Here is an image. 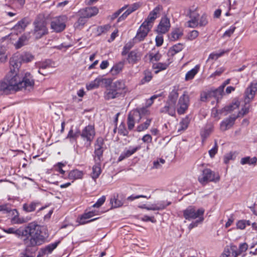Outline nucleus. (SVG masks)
Here are the masks:
<instances>
[{
  "mask_svg": "<svg viewBox=\"0 0 257 257\" xmlns=\"http://www.w3.org/2000/svg\"><path fill=\"white\" fill-rule=\"evenodd\" d=\"M80 12L85 18H89L96 15L98 13V9L96 7H88L83 9Z\"/></svg>",
  "mask_w": 257,
  "mask_h": 257,
  "instance_id": "24",
  "label": "nucleus"
},
{
  "mask_svg": "<svg viewBox=\"0 0 257 257\" xmlns=\"http://www.w3.org/2000/svg\"><path fill=\"white\" fill-rule=\"evenodd\" d=\"M213 127L212 126H206L201 132V136L202 138V141H204L205 139L210 135L212 132Z\"/></svg>",
  "mask_w": 257,
  "mask_h": 257,
  "instance_id": "36",
  "label": "nucleus"
},
{
  "mask_svg": "<svg viewBox=\"0 0 257 257\" xmlns=\"http://www.w3.org/2000/svg\"><path fill=\"white\" fill-rule=\"evenodd\" d=\"M95 135L94 126L89 125L83 129L80 136L84 141L89 142L90 145V142L93 140Z\"/></svg>",
  "mask_w": 257,
  "mask_h": 257,
  "instance_id": "16",
  "label": "nucleus"
},
{
  "mask_svg": "<svg viewBox=\"0 0 257 257\" xmlns=\"http://www.w3.org/2000/svg\"><path fill=\"white\" fill-rule=\"evenodd\" d=\"M142 118L140 112L137 110L131 111L127 116V124L128 129L132 130L135 126L136 122H139Z\"/></svg>",
  "mask_w": 257,
  "mask_h": 257,
  "instance_id": "15",
  "label": "nucleus"
},
{
  "mask_svg": "<svg viewBox=\"0 0 257 257\" xmlns=\"http://www.w3.org/2000/svg\"><path fill=\"white\" fill-rule=\"evenodd\" d=\"M257 161V158L256 157H253L252 158L249 157H246L242 158L240 160V163L242 165L248 164V165H254L256 164Z\"/></svg>",
  "mask_w": 257,
  "mask_h": 257,
  "instance_id": "38",
  "label": "nucleus"
},
{
  "mask_svg": "<svg viewBox=\"0 0 257 257\" xmlns=\"http://www.w3.org/2000/svg\"><path fill=\"white\" fill-rule=\"evenodd\" d=\"M28 41V37L25 35L22 36L19 38L18 41L15 43V46L16 49H19L26 45Z\"/></svg>",
  "mask_w": 257,
  "mask_h": 257,
  "instance_id": "37",
  "label": "nucleus"
},
{
  "mask_svg": "<svg viewBox=\"0 0 257 257\" xmlns=\"http://www.w3.org/2000/svg\"><path fill=\"white\" fill-rule=\"evenodd\" d=\"M144 75L145 76L142 81H144L145 82H149L152 79V75L151 72L149 71H145L144 72Z\"/></svg>",
  "mask_w": 257,
  "mask_h": 257,
  "instance_id": "61",
  "label": "nucleus"
},
{
  "mask_svg": "<svg viewBox=\"0 0 257 257\" xmlns=\"http://www.w3.org/2000/svg\"><path fill=\"white\" fill-rule=\"evenodd\" d=\"M189 15L190 20L186 23V26L188 27L192 28H196L199 25V14L197 13L190 11Z\"/></svg>",
  "mask_w": 257,
  "mask_h": 257,
  "instance_id": "19",
  "label": "nucleus"
},
{
  "mask_svg": "<svg viewBox=\"0 0 257 257\" xmlns=\"http://www.w3.org/2000/svg\"><path fill=\"white\" fill-rule=\"evenodd\" d=\"M198 24V26L200 27H204L207 25L208 24V20L206 15L204 14L201 17Z\"/></svg>",
  "mask_w": 257,
  "mask_h": 257,
  "instance_id": "57",
  "label": "nucleus"
},
{
  "mask_svg": "<svg viewBox=\"0 0 257 257\" xmlns=\"http://www.w3.org/2000/svg\"><path fill=\"white\" fill-rule=\"evenodd\" d=\"M140 7V5L138 3H134L128 8L125 13L128 15H130L133 12L136 11Z\"/></svg>",
  "mask_w": 257,
  "mask_h": 257,
  "instance_id": "53",
  "label": "nucleus"
},
{
  "mask_svg": "<svg viewBox=\"0 0 257 257\" xmlns=\"http://www.w3.org/2000/svg\"><path fill=\"white\" fill-rule=\"evenodd\" d=\"M163 95V93H161L159 94H155L153 95L149 99L147 100V104L148 106H151L153 103L154 99L157 98L159 97L162 96Z\"/></svg>",
  "mask_w": 257,
  "mask_h": 257,
  "instance_id": "58",
  "label": "nucleus"
},
{
  "mask_svg": "<svg viewBox=\"0 0 257 257\" xmlns=\"http://www.w3.org/2000/svg\"><path fill=\"white\" fill-rule=\"evenodd\" d=\"M257 92V81H253L246 89L244 92V103L247 105L253 99L255 92ZM249 105H245L239 112L238 116L240 115L243 116L249 111Z\"/></svg>",
  "mask_w": 257,
  "mask_h": 257,
  "instance_id": "5",
  "label": "nucleus"
},
{
  "mask_svg": "<svg viewBox=\"0 0 257 257\" xmlns=\"http://www.w3.org/2000/svg\"><path fill=\"white\" fill-rule=\"evenodd\" d=\"M162 10V7L159 5L150 13L148 18L140 26L135 37L136 40L141 41L147 36L155 19L157 18V15Z\"/></svg>",
  "mask_w": 257,
  "mask_h": 257,
  "instance_id": "2",
  "label": "nucleus"
},
{
  "mask_svg": "<svg viewBox=\"0 0 257 257\" xmlns=\"http://www.w3.org/2000/svg\"><path fill=\"white\" fill-rule=\"evenodd\" d=\"M220 179L219 175L210 169H205L202 171V176L198 178V181L202 185L207 184L208 182H218Z\"/></svg>",
  "mask_w": 257,
  "mask_h": 257,
  "instance_id": "8",
  "label": "nucleus"
},
{
  "mask_svg": "<svg viewBox=\"0 0 257 257\" xmlns=\"http://www.w3.org/2000/svg\"><path fill=\"white\" fill-rule=\"evenodd\" d=\"M31 23V20L28 18H24L13 27L14 31L21 33L24 31L27 26Z\"/></svg>",
  "mask_w": 257,
  "mask_h": 257,
  "instance_id": "22",
  "label": "nucleus"
},
{
  "mask_svg": "<svg viewBox=\"0 0 257 257\" xmlns=\"http://www.w3.org/2000/svg\"><path fill=\"white\" fill-rule=\"evenodd\" d=\"M179 94L177 90L173 89L169 94L166 105L160 110L161 113H167L171 116L175 114V106Z\"/></svg>",
  "mask_w": 257,
  "mask_h": 257,
  "instance_id": "6",
  "label": "nucleus"
},
{
  "mask_svg": "<svg viewBox=\"0 0 257 257\" xmlns=\"http://www.w3.org/2000/svg\"><path fill=\"white\" fill-rule=\"evenodd\" d=\"M34 59V56L29 53H24L20 54L17 53L14 54L10 60V65L15 68H20L22 63H28Z\"/></svg>",
  "mask_w": 257,
  "mask_h": 257,
  "instance_id": "7",
  "label": "nucleus"
},
{
  "mask_svg": "<svg viewBox=\"0 0 257 257\" xmlns=\"http://www.w3.org/2000/svg\"><path fill=\"white\" fill-rule=\"evenodd\" d=\"M110 28V26L109 25H105L98 27L97 28V35L99 36L103 33H105L107 32Z\"/></svg>",
  "mask_w": 257,
  "mask_h": 257,
  "instance_id": "45",
  "label": "nucleus"
},
{
  "mask_svg": "<svg viewBox=\"0 0 257 257\" xmlns=\"http://www.w3.org/2000/svg\"><path fill=\"white\" fill-rule=\"evenodd\" d=\"M248 248V245L246 243H242L239 245L238 248L235 245H231L227 246L224 251L223 253L226 257L233 256L237 257L238 255H241L242 253L245 252Z\"/></svg>",
  "mask_w": 257,
  "mask_h": 257,
  "instance_id": "9",
  "label": "nucleus"
},
{
  "mask_svg": "<svg viewBox=\"0 0 257 257\" xmlns=\"http://www.w3.org/2000/svg\"><path fill=\"white\" fill-rule=\"evenodd\" d=\"M84 173L82 171L77 169L73 170L69 172L68 178L70 180H75L81 179L83 177Z\"/></svg>",
  "mask_w": 257,
  "mask_h": 257,
  "instance_id": "27",
  "label": "nucleus"
},
{
  "mask_svg": "<svg viewBox=\"0 0 257 257\" xmlns=\"http://www.w3.org/2000/svg\"><path fill=\"white\" fill-rule=\"evenodd\" d=\"M199 68L196 66L191 70L189 71L186 74L185 80L186 81L192 79L197 73Z\"/></svg>",
  "mask_w": 257,
  "mask_h": 257,
  "instance_id": "40",
  "label": "nucleus"
},
{
  "mask_svg": "<svg viewBox=\"0 0 257 257\" xmlns=\"http://www.w3.org/2000/svg\"><path fill=\"white\" fill-rule=\"evenodd\" d=\"M67 18L66 16H61L54 19L51 23V28L55 32L59 33L63 31L66 27Z\"/></svg>",
  "mask_w": 257,
  "mask_h": 257,
  "instance_id": "12",
  "label": "nucleus"
},
{
  "mask_svg": "<svg viewBox=\"0 0 257 257\" xmlns=\"http://www.w3.org/2000/svg\"><path fill=\"white\" fill-rule=\"evenodd\" d=\"M105 197L102 196L101 198H99L97 202L93 205V207L98 208L101 206L105 202Z\"/></svg>",
  "mask_w": 257,
  "mask_h": 257,
  "instance_id": "59",
  "label": "nucleus"
},
{
  "mask_svg": "<svg viewBox=\"0 0 257 257\" xmlns=\"http://www.w3.org/2000/svg\"><path fill=\"white\" fill-rule=\"evenodd\" d=\"M86 22V18L83 16L80 17L77 21L74 24V28L76 29L81 30Z\"/></svg>",
  "mask_w": 257,
  "mask_h": 257,
  "instance_id": "39",
  "label": "nucleus"
},
{
  "mask_svg": "<svg viewBox=\"0 0 257 257\" xmlns=\"http://www.w3.org/2000/svg\"><path fill=\"white\" fill-rule=\"evenodd\" d=\"M134 43L132 41H130L127 43L123 48V51L121 52V55L122 56L126 55L129 50L133 47Z\"/></svg>",
  "mask_w": 257,
  "mask_h": 257,
  "instance_id": "47",
  "label": "nucleus"
},
{
  "mask_svg": "<svg viewBox=\"0 0 257 257\" xmlns=\"http://www.w3.org/2000/svg\"><path fill=\"white\" fill-rule=\"evenodd\" d=\"M124 62H119L112 67L110 70V72L113 75H116L119 74L124 67Z\"/></svg>",
  "mask_w": 257,
  "mask_h": 257,
  "instance_id": "31",
  "label": "nucleus"
},
{
  "mask_svg": "<svg viewBox=\"0 0 257 257\" xmlns=\"http://www.w3.org/2000/svg\"><path fill=\"white\" fill-rule=\"evenodd\" d=\"M0 211H4L8 213L11 212L14 217L12 219V221L14 223L21 224L25 222L24 218L19 217V213L16 209H11L8 204L0 205Z\"/></svg>",
  "mask_w": 257,
  "mask_h": 257,
  "instance_id": "14",
  "label": "nucleus"
},
{
  "mask_svg": "<svg viewBox=\"0 0 257 257\" xmlns=\"http://www.w3.org/2000/svg\"><path fill=\"white\" fill-rule=\"evenodd\" d=\"M225 52L224 51L221 52L219 53H211L210 54L208 60L210 59H216L218 57L222 56L224 54Z\"/></svg>",
  "mask_w": 257,
  "mask_h": 257,
  "instance_id": "60",
  "label": "nucleus"
},
{
  "mask_svg": "<svg viewBox=\"0 0 257 257\" xmlns=\"http://www.w3.org/2000/svg\"><path fill=\"white\" fill-rule=\"evenodd\" d=\"M171 202H168L166 204L165 202H161L156 204H153L150 207H147L145 205L141 208L146 209L148 210H160L165 209L167 206L171 204Z\"/></svg>",
  "mask_w": 257,
  "mask_h": 257,
  "instance_id": "26",
  "label": "nucleus"
},
{
  "mask_svg": "<svg viewBox=\"0 0 257 257\" xmlns=\"http://www.w3.org/2000/svg\"><path fill=\"white\" fill-rule=\"evenodd\" d=\"M184 48V45L182 43H178L170 48L168 51V55L169 56L173 57L176 53H179Z\"/></svg>",
  "mask_w": 257,
  "mask_h": 257,
  "instance_id": "28",
  "label": "nucleus"
},
{
  "mask_svg": "<svg viewBox=\"0 0 257 257\" xmlns=\"http://www.w3.org/2000/svg\"><path fill=\"white\" fill-rule=\"evenodd\" d=\"M118 133L123 135V136H127L128 134V132L126 130L125 127V125L124 124H121L118 128Z\"/></svg>",
  "mask_w": 257,
  "mask_h": 257,
  "instance_id": "63",
  "label": "nucleus"
},
{
  "mask_svg": "<svg viewBox=\"0 0 257 257\" xmlns=\"http://www.w3.org/2000/svg\"><path fill=\"white\" fill-rule=\"evenodd\" d=\"M34 29L32 32L36 39H39L48 33L46 24L43 15H38L33 22Z\"/></svg>",
  "mask_w": 257,
  "mask_h": 257,
  "instance_id": "4",
  "label": "nucleus"
},
{
  "mask_svg": "<svg viewBox=\"0 0 257 257\" xmlns=\"http://www.w3.org/2000/svg\"><path fill=\"white\" fill-rule=\"evenodd\" d=\"M204 220V217H201L197 219L195 221L192 222L188 226V229L190 230L193 228L197 227L199 224H201Z\"/></svg>",
  "mask_w": 257,
  "mask_h": 257,
  "instance_id": "55",
  "label": "nucleus"
},
{
  "mask_svg": "<svg viewBox=\"0 0 257 257\" xmlns=\"http://www.w3.org/2000/svg\"><path fill=\"white\" fill-rule=\"evenodd\" d=\"M218 151V145L216 140H215L214 147L209 151V154L211 158H213L215 154L217 153Z\"/></svg>",
  "mask_w": 257,
  "mask_h": 257,
  "instance_id": "56",
  "label": "nucleus"
},
{
  "mask_svg": "<svg viewBox=\"0 0 257 257\" xmlns=\"http://www.w3.org/2000/svg\"><path fill=\"white\" fill-rule=\"evenodd\" d=\"M237 228L240 229H243L246 226V222L244 220H240L236 224Z\"/></svg>",
  "mask_w": 257,
  "mask_h": 257,
  "instance_id": "64",
  "label": "nucleus"
},
{
  "mask_svg": "<svg viewBox=\"0 0 257 257\" xmlns=\"http://www.w3.org/2000/svg\"><path fill=\"white\" fill-rule=\"evenodd\" d=\"M170 27L169 19L166 17L162 18L157 28V32L159 33L165 34L168 31Z\"/></svg>",
  "mask_w": 257,
  "mask_h": 257,
  "instance_id": "18",
  "label": "nucleus"
},
{
  "mask_svg": "<svg viewBox=\"0 0 257 257\" xmlns=\"http://www.w3.org/2000/svg\"><path fill=\"white\" fill-rule=\"evenodd\" d=\"M59 243V241L55 242L41 248L39 252V254L37 257H41V256L48 255V254L51 253L52 251L57 246Z\"/></svg>",
  "mask_w": 257,
  "mask_h": 257,
  "instance_id": "23",
  "label": "nucleus"
},
{
  "mask_svg": "<svg viewBox=\"0 0 257 257\" xmlns=\"http://www.w3.org/2000/svg\"><path fill=\"white\" fill-rule=\"evenodd\" d=\"M170 63V62L168 63H158L156 64V65L154 66V68L158 69V70L155 71V73H158L160 71L166 69Z\"/></svg>",
  "mask_w": 257,
  "mask_h": 257,
  "instance_id": "46",
  "label": "nucleus"
},
{
  "mask_svg": "<svg viewBox=\"0 0 257 257\" xmlns=\"http://www.w3.org/2000/svg\"><path fill=\"white\" fill-rule=\"evenodd\" d=\"M118 94V92L110 87V89H107L105 92L104 98L107 100L113 99L117 97Z\"/></svg>",
  "mask_w": 257,
  "mask_h": 257,
  "instance_id": "32",
  "label": "nucleus"
},
{
  "mask_svg": "<svg viewBox=\"0 0 257 257\" xmlns=\"http://www.w3.org/2000/svg\"><path fill=\"white\" fill-rule=\"evenodd\" d=\"M111 88H113L117 92L125 89V82L123 80H118L113 82L110 85Z\"/></svg>",
  "mask_w": 257,
  "mask_h": 257,
  "instance_id": "30",
  "label": "nucleus"
},
{
  "mask_svg": "<svg viewBox=\"0 0 257 257\" xmlns=\"http://www.w3.org/2000/svg\"><path fill=\"white\" fill-rule=\"evenodd\" d=\"M204 211V209L202 208L196 209L194 206H190L183 211V216L188 220L200 219L201 217H203Z\"/></svg>",
  "mask_w": 257,
  "mask_h": 257,
  "instance_id": "10",
  "label": "nucleus"
},
{
  "mask_svg": "<svg viewBox=\"0 0 257 257\" xmlns=\"http://www.w3.org/2000/svg\"><path fill=\"white\" fill-rule=\"evenodd\" d=\"M189 104V97L187 93L185 91L181 95L177 104V112L179 114H184L188 109Z\"/></svg>",
  "mask_w": 257,
  "mask_h": 257,
  "instance_id": "13",
  "label": "nucleus"
},
{
  "mask_svg": "<svg viewBox=\"0 0 257 257\" xmlns=\"http://www.w3.org/2000/svg\"><path fill=\"white\" fill-rule=\"evenodd\" d=\"M103 79H100L99 78L95 79L93 81H92L87 86L88 90H91L96 88H97L100 84L101 81H102Z\"/></svg>",
  "mask_w": 257,
  "mask_h": 257,
  "instance_id": "42",
  "label": "nucleus"
},
{
  "mask_svg": "<svg viewBox=\"0 0 257 257\" xmlns=\"http://www.w3.org/2000/svg\"><path fill=\"white\" fill-rule=\"evenodd\" d=\"M140 146H137L135 148H134L131 150H125L123 153L124 154V155L127 158L129 157L133 154H134L136 152H137L138 150L140 149Z\"/></svg>",
  "mask_w": 257,
  "mask_h": 257,
  "instance_id": "51",
  "label": "nucleus"
},
{
  "mask_svg": "<svg viewBox=\"0 0 257 257\" xmlns=\"http://www.w3.org/2000/svg\"><path fill=\"white\" fill-rule=\"evenodd\" d=\"M152 120V118H148L144 123L138 125L137 128V131L139 132H141L145 130H147L150 126Z\"/></svg>",
  "mask_w": 257,
  "mask_h": 257,
  "instance_id": "41",
  "label": "nucleus"
},
{
  "mask_svg": "<svg viewBox=\"0 0 257 257\" xmlns=\"http://www.w3.org/2000/svg\"><path fill=\"white\" fill-rule=\"evenodd\" d=\"M38 67L40 70L38 71L39 73L41 74L45 75V74L42 72L41 69H45L50 67V63L48 61L43 62L38 64Z\"/></svg>",
  "mask_w": 257,
  "mask_h": 257,
  "instance_id": "48",
  "label": "nucleus"
},
{
  "mask_svg": "<svg viewBox=\"0 0 257 257\" xmlns=\"http://www.w3.org/2000/svg\"><path fill=\"white\" fill-rule=\"evenodd\" d=\"M165 160L163 159H159L153 162V169H159L162 166V165L165 164Z\"/></svg>",
  "mask_w": 257,
  "mask_h": 257,
  "instance_id": "50",
  "label": "nucleus"
},
{
  "mask_svg": "<svg viewBox=\"0 0 257 257\" xmlns=\"http://www.w3.org/2000/svg\"><path fill=\"white\" fill-rule=\"evenodd\" d=\"M38 204L35 202H32L30 204H25L23 205V209L26 212H32L36 209V206Z\"/></svg>",
  "mask_w": 257,
  "mask_h": 257,
  "instance_id": "43",
  "label": "nucleus"
},
{
  "mask_svg": "<svg viewBox=\"0 0 257 257\" xmlns=\"http://www.w3.org/2000/svg\"><path fill=\"white\" fill-rule=\"evenodd\" d=\"M235 29H236L235 27H234V26L231 27L229 28V29H228V30H227L225 32V33H224V34L223 35V37H230L231 35L234 33Z\"/></svg>",
  "mask_w": 257,
  "mask_h": 257,
  "instance_id": "62",
  "label": "nucleus"
},
{
  "mask_svg": "<svg viewBox=\"0 0 257 257\" xmlns=\"http://www.w3.org/2000/svg\"><path fill=\"white\" fill-rule=\"evenodd\" d=\"M103 145V139L101 138H98L96 141V143L95 145V162L101 163V158L103 152V150H102Z\"/></svg>",
  "mask_w": 257,
  "mask_h": 257,
  "instance_id": "17",
  "label": "nucleus"
},
{
  "mask_svg": "<svg viewBox=\"0 0 257 257\" xmlns=\"http://www.w3.org/2000/svg\"><path fill=\"white\" fill-rule=\"evenodd\" d=\"M110 203H111L112 207L114 208L119 207L122 205V202L121 201L118 200L115 197H114L113 198L111 199Z\"/></svg>",
  "mask_w": 257,
  "mask_h": 257,
  "instance_id": "49",
  "label": "nucleus"
},
{
  "mask_svg": "<svg viewBox=\"0 0 257 257\" xmlns=\"http://www.w3.org/2000/svg\"><path fill=\"white\" fill-rule=\"evenodd\" d=\"M190 122V119L188 116L185 117L183 118L182 121L180 123V128L178 129V131H180L181 130H186L188 126V124Z\"/></svg>",
  "mask_w": 257,
  "mask_h": 257,
  "instance_id": "44",
  "label": "nucleus"
},
{
  "mask_svg": "<svg viewBox=\"0 0 257 257\" xmlns=\"http://www.w3.org/2000/svg\"><path fill=\"white\" fill-rule=\"evenodd\" d=\"M20 83L22 84V89L30 90L33 88L35 81L30 73L21 71Z\"/></svg>",
  "mask_w": 257,
  "mask_h": 257,
  "instance_id": "11",
  "label": "nucleus"
},
{
  "mask_svg": "<svg viewBox=\"0 0 257 257\" xmlns=\"http://www.w3.org/2000/svg\"><path fill=\"white\" fill-rule=\"evenodd\" d=\"M237 117L238 116L233 115L223 120L220 124V129L221 131H225L231 128L234 124V121Z\"/></svg>",
  "mask_w": 257,
  "mask_h": 257,
  "instance_id": "20",
  "label": "nucleus"
},
{
  "mask_svg": "<svg viewBox=\"0 0 257 257\" xmlns=\"http://www.w3.org/2000/svg\"><path fill=\"white\" fill-rule=\"evenodd\" d=\"M11 86L9 84L7 80L5 78L3 80L0 81V94H8L14 91Z\"/></svg>",
  "mask_w": 257,
  "mask_h": 257,
  "instance_id": "25",
  "label": "nucleus"
},
{
  "mask_svg": "<svg viewBox=\"0 0 257 257\" xmlns=\"http://www.w3.org/2000/svg\"><path fill=\"white\" fill-rule=\"evenodd\" d=\"M183 35V31L178 28L174 29L171 33L170 39L172 41H175L178 39Z\"/></svg>",
  "mask_w": 257,
  "mask_h": 257,
  "instance_id": "35",
  "label": "nucleus"
},
{
  "mask_svg": "<svg viewBox=\"0 0 257 257\" xmlns=\"http://www.w3.org/2000/svg\"><path fill=\"white\" fill-rule=\"evenodd\" d=\"M141 53L137 50H135L128 53L127 60L128 63L134 64L139 62L141 60Z\"/></svg>",
  "mask_w": 257,
  "mask_h": 257,
  "instance_id": "21",
  "label": "nucleus"
},
{
  "mask_svg": "<svg viewBox=\"0 0 257 257\" xmlns=\"http://www.w3.org/2000/svg\"><path fill=\"white\" fill-rule=\"evenodd\" d=\"M9 84L13 87L14 91L22 89L21 81V71L19 68H15L10 65V71L5 77Z\"/></svg>",
  "mask_w": 257,
  "mask_h": 257,
  "instance_id": "3",
  "label": "nucleus"
},
{
  "mask_svg": "<svg viewBox=\"0 0 257 257\" xmlns=\"http://www.w3.org/2000/svg\"><path fill=\"white\" fill-rule=\"evenodd\" d=\"M95 215V211H89L87 213H85L83 215H82V216L80 218V223L81 224H85L86 223L96 220L97 218H94V219H91L90 220H89L88 221H86L84 220L85 219H89V218L92 217V216H93Z\"/></svg>",
  "mask_w": 257,
  "mask_h": 257,
  "instance_id": "33",
  "label": "nucleus"
},
{
  "mask_svg": "<svg viewBox=\"0 0 257 257\" xmlns=\"http://www.w3.org/2000/svg\"><path fill=\"white\" fill-rule=\"evenodd\" d=\"M100 166L101 163L95 162V164L92 167L91 177L94 181H95L101 173Z\"/></svg>",
  "mask_w": 257,
  "mask_h": 257,
  "instance_id": "29",
  "label": "nucleus"
},
{
  "mask_svg": "<svg viewBox=\"0 0 257 257\" xmlns=\"http://www.w3.org/2000/svg\"><path fill=\"white\" fill-rule=\"evenodd\" d=\"M199 35V32L197 30H193L188 33L187 35V39L189 40L192 41L195 39Z\"/></svg>",
  "mask_w": 257,
  "mask_h": 257,
  "instance_id": "52",
  "label": "nucleus"
},
{
  "mask_svg": "<svg viewBox=\"0 0 257 257\" xmlns=\"http://www.w3.org/2000/svg\"><path fill=\"white\" fill-rule=\"evenodd\" d=\"M128 7V5H125L123 7H122L121 9L117 10L116 12L114 13L111 16V20H113L115 18H116L124 10L126 9V8Z\"/></svg>",
  "mask_w": 257,
  "mask_h": 257,
  "instance_id": "54",
  "label": "nucleus"
},
{
  "mask_svg": "<svg viewBox=\"0 0 257 257\" xmlns=\"http://www.w3.org/2000/svg\"><path fill=\"white\" fill-rule=\"evenodd\" d=\"M7 49L4 46L0 45V64L5 63L8 58Z\"/></svg>",
  "mask_w": 257,
  "mask_h": 257,
  "instance_id": "34",
  "label": "nucleus"
},
{
  "mask_svg": "<svg viewBox=\"0 0 257 257\" xmlns=\"http://www.w3.org/2000/svg\"><path fill=\"white\" fill-rule=\"evenodd\" d=\"M5 231L24 237V242L27 246L41 245L45 239V237L41 234V226L35 222H31L25 227L18 229L9 228Z\"/></svg>",
  "mask_w": 257,
  "mask_h": 257,
  "instance_id": "1",
  "label": "nucleus"
}]
</instances>
